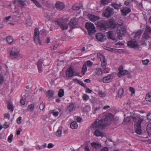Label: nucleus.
I'll return each instance as SVG.
<instances>
[{"label":"nucleus","instance_id":"f257e3e1","mask_svg":"<svg viewBox=\"0 0 151 151\" xmlns=\"http://www.w3.org/2000/svg\"><path fill=\"white\" fill-rule=\"evenodd\" d=\"M104 117L100 120H97L92 125V128H96L94 132V134L97 137H103L104 134L100 129L110 124L114 119L113 115L111 113L103 114Z\"/></svg>","mask_w":151,"mask_h":151},{"label":"nucleus","instance_id":"f03ea898","mask_svg":"<svg viewBox=\"0 0 151 151\" xmlns=\"http://www.w3.org/2000/svg\"><path fill=\"white\" fill-rule=\"evenodd\" d=\"M33 39L36 44H39L40 45H42V43H48L50 40V38L48 37L45 38L42 36L41 34H40L39 30L37 28L35 29Z\"/></svg>","mask_w":151,"mask_h":151},{"label":"nucleus","instance_id":"7ed1b4c3","mask_svg":"<svg viewBox=\"0 0 151 151\" xmlns=\"http://www.w3.org/2000/svg\"><path fill=\"white\" fill-rule=\"evenodd\" d=\"M68 20L67 19H60L55 21V24L58 25L62 30L67 29L68 27V26L66 24Z\"/></svg>","mask_w":151,"mask_h":151},{"label":"nucleus","instance_id":"20e7f679","mask_svg":"<svg viewBox=\"0 0 151 151\" xmlns=\"http://www.w3.org/2000/svg\"><path fill=\"white\" fill-rule=\"evenodd\" d=\"M85 27L87 29L88 34L89 35V37H91V39H92V35H93L96 32L94 24L90 22H87L86 24Z\"/></svg>","mask_w":151,"mask_h":151},{"label":"nucleus","instance_id":"39448f33","mask_svg":"<svg viewBox=\"0 0 151 151\" xmlns=\"http://www.w3.org/2000/svg\"><path fill=\"white\" fill-rule=\"evenodd\" d=\"M142 38L145 40L151 39V28L148 25L146 26L145 30L142 35Z\"/></svg>","mask_w":151,"mask_h":151},{"label":"nucleus","instance_id":"423d86ee","mask_svg":"<svg viewBox=\"0 0 151 151\" xmlns=\"http://www.w3.org/2000/svg\"><path fill=\"white\" fill-rule=\"evenodd\" d=\"M116 32L118 35V39L119 40H122V37L124 35L126 32V28L122 26L118 27L117 28Z\"/></svg>","mask_w":151,"mask_h":151},{"label":"nucleus","instance_id":"0eeeda50","mask_svg":"<svg viewBox=\"0 0 151 151\" xmlns=\"http://www.w3.org/2000/svg\"><path fill=\"white\" fill-rule=\"evenodd\" d=\"M19 52V49L16 47H13L10 52V57L12 59H15L18 58Z\"/></svg>","mask_w":151,"mask_h":151},{"label":"nucleus","instance_id":"6e6552de","mask_svg":"<svg viewBox=\"0 0 151 151\" xmlns=\"http://www.w3.org/2000/svg\"><path fill=\"white\" fill-rule=\"evenodd\" d=\"M114 14V9L110 7L106 8L102 14L103 17L109 18L111 17Z\"/></svg>","mask_w":151,"mask_h":151},{"label":"nucleus","instance_id":"1a4fd4ad","mask_svg":"<svg viewBox=\"0 0 151 151\" xmlns=\"http://www.w3.org/2000/svg\"><path fill=\"white\" fill-rule=\"evenodd\" d=\"M95 24L101 30L105 29L107 28V23L105 21L100 20L99 22H96Z\"/></svg>","mask_w":151,"mask_h":151},{"label":"nucleus","instance_id":"9d476101","mask_svg":"<svg viewBox=\"0 0 151 151\" xmlns=\"http://www.w3.org/2000/svg\"><path fill=\"white\" fill-rule=\"evenodd\" d=\"M127 45L130 48H133L137 49H138L139 47L137 42L134 40H131L128 41L127 43Z\"/></svg>","mask_w":151,"mask_h":151},{"label":"nucleus","instance_id":"9b49d317","mask_svg":"<svg viewBox=\"0 0 151 151\" xmlns=\"http://www.w3.org/2000/svg\"><path fill=\"white\" fill-rule=\"evenodd\" d=\"M143 121L144 119H139L136 124L137 129L136 130V132L139 134H141L142 132L141 127V124Z\"/></svg>","mask_w":151,"mask_h":151},{"label":"nucleus","instance_id":"f8f14e48","mask_svg":"<svg viewBox=\"0 0 151 151\" xmlns=\"http://www.w3.org/2000/svg\"><path fill=\"white\" fill-rule=\"evenodd\" d=\"M137 111H135L133 113H131L130 116L131 118L132 119V120L134 122H136L137 121H139V119H141L140 118L139 115L137 114Z\"/></svg>","mask_w":151,"mask_h":151},{"label":"nucleus","instance_id":"ddd939ff","mask_svg":"<svg viewBox=\"0 0 151 151\" xmlns=\"http://www.w3.org/2000/svg\"><path fill=\"white\" fill-rule=\"evenodd\" d=\"M107 23V26L109 28H114L116 26V24L113 18L109 19Z\"/></svg>","mask_w":151,"mask_h":151},{"label":"nucleus","instance_id":"4468645a","mask_svg":"<svg viewBox=\"0 0 151 151\" xmlns=\"http://www.w3.org/2000/svg\"><path fill=\"white\" fill-rule=\"evenodd\" d=\"M96 38L98 41L101 42H104L106 39L105 35L100 33L96 34Z\"/></svg>","mask_w":151,"mask_h":151},{"label":"nucleus","instance_id":"2eb2a0df","mask_svg":"<svg viewBox=\"0 0 151 151\" xmlns=\"http://www.w3.org/2000/svg\"><path fill=\"white\" fill-rule=\"evenodd\" d=\"M76 18H72L70 20V21L68 24L72 28H75L77 24Z\"/></svg>","mask_w":151,"mask_h":151},{"label":"nucleus","instance_id":"dca6fc26","mask_svg":"<svg viewBox=\"0 0 151 151\" xmlns=\"http://www.w3.org/2000/svg\"><path fill=\"white\" fill-rule=\"evenodd\" d=\"M65 6L64 3L62 2H58L56 3L55 7L57 9L59 10H63Z\"/></svg>","mask_w":151,"mask_h":151},{"label":"nucleus","instance_id":"f3484780","mask_svg":"<svg viewBox=\"0 0 151 151\" xmlns=\"http://www.w3.org/2000/svg\"><path fill=\"white\" fill-rule=\"evenodd\" d=\"M66 76L68 77H71L73 76L74 72L71 67L65 71Z\"/></svg>","mask_w":151,"mask_h":151},{"label":"nucleus","instance_id":"a211bd4d","mask_svg":"<svg viewBox=\"0 0 151 151\" xmlns=\"http://www.w3.org/2000/svg\"><path fill=\"white\" fill-rule=\"evenodd\" d=\"M121 12L122 15L126 16L130 12L131 9L128 7H125L121 10Z\"/></svg>","mask_w":151,"mask_h":151},{"label":"nucleus","instance_id":"6ab92c4d","mask_svg":"<svg viewBox=\"0 0 151 151\" xmlns=\"http://www.w3.org/2000/svg\"><path fill=\"white\" fill-rule=\"evenodd\" d=\"M114 35V32L113 31H109L107 32L108 38L113 40H116Z\"/></svg>","mask_w":151,"mask_h":151},{"label":"nucleus","instance_id":"aec40b11","mask_svg":"<svg viewBox=\"0 0 151 151\" xmlns=\"http://www.w3.org/2000/svg\"><path fill=\"white\" fill-rule=\"evenodd\" d=\"M75 110L74 108V104L73 103L70 104L67 106L66 109V111L69 113Z\"/></svg>","mask_w":151,"mask_h":151},{"label":"nucleus","instance_id":"412c9836","mask_svg":"<svg viewBox=\"0 0 151 151\" xmlns=\"http://www.w3.org/2000/svg\"><path fill=\"white\" fill-rule=\"evenodd\" d=\"M88 18L91 21L93 22H95L97 20H99L100 19L99 17L92 14L89 15Z\"/></svg>","mask_w":151,"mask_h":151},{"label":"nucleus","instance_id":"4be33fe9","mask_svg":"<svg viewBox=\"0 0 151 151\" xmlns=\"http://www.w3.org/2000/svg\"><path fill=\"white\" fill-rule=\"evenodd\" d=\"M111 75L104 77L103 79V82L104 83H108L110 82L112 78Z\"/></svg>","mask_w":151,"mask_h":151},{"label":"nucleus","instance_id":"5701e85b","mask_svg":"<svg viewBox=\"0 0 151 151\" xmlns=\"http://www.w3.org/2000/svg\"><path fill=\"white\" fill-rule=\"evenodd\" d=\"M142 33V32L141 30H139L137 31L134 32L132 34L134 38H139Z\"/></svg>","mask_w":151,"mask_h":151},{"label":"nucleus","instance_id":"b1692460","mask_svg":"<svg viewBox=\"0 0 151 151\" xmlns=\"http://www.w3.org/2000/svg\"><path fill=\"white\" fill-rule=\"evenodd\" d=\"M111 6L114 7V9H119L122 6L121 3L118 4L116 2L112 3L111 5Z\"/></svg>","mask_w":151,"mask_h":151},{"label":"nucleus","instance_id":"393cba45","mask_svg":"<svg viewBox=\"0 0 151 151\" xmlns=\"http://www.w3.org/2000/svg\"><path fill=\"white\" fill-rule=\"evenodd\" d=\"M91 145L93 148L98 149L100 148L101 146V144L99 142H93L91 143Z\"/></svg>","mask_w":151,"mask_h":151},{"label":"nucleus","instance_id":"a878e982","mask_svg":"<svg viewBox=\"0 0 151 151\" xmlns=\"http://www.w3.org/2000/svg\"><path fill=\"white\" fill-rule=\"evenodd\" d=\"M6 40L8 44L11 45L13 42V39L12 36H8L6 38Z\"/></svg>","mask_w":151,"mask_h":151},{"label":"nucleus","instance_id":"bb28decb","mask_svg":"<svg viewBox=\"0 0 151 151\" xmlns=\"http://www.w3.org/2000/svg\"><path fill=\"white\" fill-rule=\"evenodd\" d=\"M70 127L72 129H76L78 127L77 123L76 122H73L70 124Z\"/></svg>","mask_w":151,"mask_h":151},{"label":"nucleus","instance_id":"cd10ccee","mask_svg":"<svg viewBox=\"0 0 151 151\" xmlns=\"http://www.w3.org/2000/svg\"><path fill=\"white\" fill-rule=\"evenodd\" d=\"M98 57L100 58L101 61L104 60L106 59L105 57L100 53H98L97 54Z\"/></svg>","mask_w":151,"mask_h":151},{"label":"nucleus","instance_id":"c85d7f7f","mask_svg":"<svg viewBox=\"0 0 151 151\" xmlns=\"http://www.w3.org/2000/svg\"><path fill=\"white\" fill-rule=\"evenodd\" d=\"M26 0H19L18 1V5L19 6H23L26 5Z\"/></svg>","mask_w":151,"mask_h":151},{"label":"nucleus","instance_id":"c756f323","mask_svg":"<svg viewBox=\"0 0 151 151\" xmlns=\"http://www.w3.org/2000/svg\"><path fill=\"white\" fill-rule=\"evenodd\" d=\"M130 73L129 72L128 70H123L119 73V74H120L124 76L125 75H127L129 74H130Z\"/></svg>","mask_w":151,"mask_h":151},{"label":"nucleus","instance_id":"7c9ffc66","mask_svg":"<svg viewBox=\"0 0 151 151\" xmlns=\"http://www.w3.org/2000/svg\"><path fill=\"white\" fill-rule=\"evenodd\" d=\"M64 90L63 89H60L59 90L58 93V96L59 97H61L64 95Z\"/></svg>","mask_w":151,"mask_h":151},{"label":"nucleus","instance_id":"2f4dec72","mask_svg":"<svg viewBox=\"0 0 151 151\" xmlns=\"http://www.w3.org/2000/svg\"><path fill=\"white\" fill-rule=\"evenodd\" d=\"M101 66L102 67L103 69H105L106 68V66L107 65L106 59L101 61Z\"/></svg>","mask_w":151,"mask_h":151},{"label":"nucleus","instance_id":"473e14b6","mask_svg":"<svg viewBox=\"0 0 151 151\" xmlns=\"http://www.w3.org/2000/svg\"><path fill=\"white\" fill-rule=\"evenodd\" d=\"M53 95L54 94L53 92L51 90L48 91L47 93V96L50 98H52L53 96Z\"/></svg>","mask_w":151,"mask_h":151},{"label":"nucleus","instance_id":"72a5a7b5","mask_svg":"<svg viewBox=\"0 0 151 151\" xmlns=\"http://www.w3.org/2000/svg\"><path fill=\"white\" fill-rule=\"evenodd\" d=\"M124 93V90L123 88H120L118 93V96L119 97H121Z\"/></svg>","mask_w":151,"mask_h":151},{"label":"nucleus","instance_id":"f704fd0d","mask_svg":"<svg viewBox=\"0 0 151 151\" xmlns=\"http://www.w3.org/2000/svg\"><path fill=\"white\" fill-rule=\"evenodd\" d=\"M146 100L148 101H151V92L147 94L145 97Z\"/></svg>","mask_w":151,"mask_h":151},{"label":"nucleus","instance_id":"c9c22d12","mask_svg":"<svg viewBox=\"0 0 151 151\" xmlns=\"http://www.w3.org/2000/svg\"><path fill=\"white\" fill-rule=\"evenodd\" d=\"M95 72L96 74L99 75H101L102 74V70L99 68H97L96 69Z\"/></svg>","mask_w":151,"mask_h":151},{"label":"nucleus","instance_id":"e433bc0d","mask_svg":"<svg viewBox=\"0 0 151 151\" xmlns=\"http://www.w3.org/2000/svg\"><path fill=\"white\" fill-rule=\"evenodd\" d=\"M31 1L33 2L35 5L39 7H41L42 5L37 1V0H30Z\"/></svg>","mask_w":151,"mask_h":151},{"label":"nucleus","instance_id":"4c0bfd02","mask_svg":"<svg viewBox=\"0 0 151 151\" xmlns=\"http://www.w3.org/2000/svg\"><path fill=\"white\" fill-rule=\"evenodd\" d=\"M7 108L9 110H11L12 112H13L14 110V106L12 104L8 103L7 105Z\"/></svg>","mask_w":151,"mask_h":151},{"label":"nucleus","instance_id":"58836bf2","mask_svg":"<svg viewBox=\"0 0 151 151\" xmlns=\"http://www.w3.org/2000/svg\"><path fill=\"white\" fill-rule=\"evenodd\" d=\"M87 69V66L86 65H83L82 67V74L83 75L85 74V72L86 71Z\"/></svg>","mask_w":151,"mask_h":151},{"label":"nucleus","instance_id":"ea45409f","mask_svg":"<svg viewBox=\"0 0 151 151\" xmlns=\"http://www.w3.org/2000/svg\"><path fill=\"white\" fill-rule=\"evenodd\" d=\"M109 0H101V4L103 5H105L108 4L109 3Z\"/></svg>","mask_w":151,"mask_h":151},{"label":"nucleus","instance_id":"a19ab883","mask_svg":"<svg viewBox=\"0 0 151 151\" xmlns=\"http://www.w3.org/2000/svg\"><path fill=\"white\" fill-rule=\"evenodd\" d=\"M34 109V105L33 104L29 105L28 106V109L31 111H33Z\"/></svg>","mask_w":151,"mask_h":151},{"label":"nucleus","instance_id":"79ce46f5","mask_svg":"<svg viewBox=\"0 0 151 151\" xmlns=\"http://www.w3.org/2000/svg\"><path fill=\"white\" fill-rule=\"evenodd\" d=\"M147 131L148 133L151 132V123L147 125Z\"/></svg>","mask_w":151,"mask_h":151},{"label":"nucleus","instance_id":"37998d69","mask_svg":"<svg viewBox=\"0 0 151 151\" xmlns=\"http://www.w3.org/2000/svg\"><path fill=\"white\" fill-rule=\"evenodd\" d=\"M98 94L100 97L102 98L106 96L105 93L101 91L99 92Z\"/></svg>","mask_w":151,"mask_h":151},{"label":"nucleus","instance_id":"c03bdc74","mask_svg":"<svg viewBox=\"0 0 151 151\" xmlns=\"http://www.w3.org/2000/svg\"><path fill=\"white\" fill-rule=\"evenodd\" d=\"M130 117L129 116H128L126 118H124V122H126V123L130 122L131 120Z\"/></svg>","mask_w":151,"mask_h":151},{"label":"nucleus","instance_id":"a18cd8bd","mask_svg":"<svg viewBox=\"0 0 151 151\" xmlns=\"http://www.w3.org/2000/svg\"><path fill=\"white\" fill-rule=\"evenodd\" d=\"M45 104L42 102L39 106V108L41 110H43L45 107Z\"/></svg>","mask_w":151,"mask_h":151},{"label":"nucleus","instance_id":"49530a36","mask_svg":"<svg viewBox=\"0 0 151 151\" xmlns=\"http://www.w3.org/2000/svg\"><path fill=\"white\" fill-rule=\"evenodd\" d=\"M80 6H77L76 5H73L72 7V9L73 10H78L80 9Z\"/></svg>","mask_w":151,"mask_h":151},{"label":"nucleus","instance_id":"de8ad7c7","mask_svg":"<svg viewBox=\"0 0 151 151\" xmlns=\"http://www.w3.org/2000/svg\"><path fill=\"white\" fill-rule=\"evenodd\" d=\"M44 60L42 59H40L39 61H38L37 63V66H38V65H39L40 66H42V64L43 63Z\"/></svg>","mask_w":151,"mask_h":151},{"label":"nucleus","instance_id":"09e8293b","mask_svg":"<svg viewBox=\"0 0 151 151\" xmlns=\"http://www.w3.org/2000/svg\"><path fill=\"white\" fill-rule=\"evenodd\" d=\"M13 137V135L12 134H11L8 137V142L10 143L12 142Z\"/></svg>","mask_w":151,"mask_h":151},{"label":"nucleus","instance_id":"8fccbe9b","mask_svg":"<svg viewBox=\"0 0 151 151\" xmlns=\"http://www.w3.org/2000/svg\"><path fill=\"white\" fill-rule=\"evenodd\" d=\"M82 98L85 101H86L89 98V96L86 94H84L82 96Z\"/></svg>","mask_w":151,"mask_h":151},{"label":"nucleus","instance_id":"3c124183","mask_svg":"<svg viewBox=\"0 0 151 151\" xmlns=\"http://www.w3.org/2000/svg\"><path fill=\"white\" fill-rule=\"evenodd\" d=\"M56 135L58 137H60L62 134V131L60 130H58L56 132Z\"/></svg>","mask_w":151,"mask_h":151},{"label":"nucleus","instance_id":"603ef678","mask_svg":"<svg viewBox=\"0 0 151 151\" xmlns=\"http://www.w3.org/2000/svg\"><path fill=\"white\" fill-rule=\"evenodd\" d=\"M27 26L29 27L32 24V21L30 19H28L27 22Z\"/></svg>","mask_w":151,"mask_h":151},{"label":"nucleus","instance_id":"864d4df0","mask_svg":"<svg viewBox=\"0 0 151 151\" xmlns=\"http://www.w3.org/2000/svg\"><path fill=\"white\" fill-rule=\"evenodd\" d=\"M4 77L2 75H0V84H1L4 81Z\"/></svg>","mask_w":151,"mask_h":151},{"label":"nucleus","instance_id":"5fc2aeb1","mask_svg":"<svg viewBox=\"0 0 151 151\" xmlns=\"http://www.w3.org/2000/svg\"><path fill=\"white\" fill-rule=\"evenodd\" d=\"M53 115L55 116H58L59 113L58 111H56L55 110H53V112H52Z\"/></svg>","mask_w":151,"mask_h":151},{"label":"nucleus","instance_id":"6e6d98bb","mask_svg":"<svg viewBox=\"0 0 151 151\" xmlns=\"http://www.w3.org/2000/svg\"><path fill=\"white\" fill-rule=\"evenodd\" d=\"M38 70L39 73H41L43 71L42 66H40L39 65L37 66Z\"/></svg>","mask_w":151,"mask_h":151},{"label":"nucleus","instance_id":"4d7b16f0","mask_svg":"<svg viewBox=\"0 0 151 151\" xmlns=\"http://www.w3.org/2000/svg\"><path fill=\"white\" fill-rule=\"evenodd\" d=\"M131 1L129 0L126 1L124 2V4L127 6L130 5L131 3Z\"/></svg>","mask_w":151,"mask_h":151},{"label":"nucleus","instance_id":"13d9d810","mask_svg":"<svg viewBox=\"0 0 151 151\" xmlns=\"http://www.w3.org/2000/svg\"><path fill=\"white\" fill-rule=\"evenodd\" d=\"M86 63L87 66L89 67H91L93 64V63L90 61H87Z\"/></svg>","mask_w":151,"mask_h":151},{"label":"nucleus","instance_id":"bf43d9fd","mask_svg":"<svg viewBox=\"0 0 151 151\" xmlns=\"http://www.w3.org/2000/svg\"><path fill=\"white\" fill-rule=\"evenodd\" d=\"M22 118L21 116H19L17 119V122L18 124H21L22 121Z\"/></svg>","mask_w":151,"mask_h":151},{"label":"nucleus","instance_id":"052dcab7","mask_svg":"<svg viewBox=\"0 0 151 151\" xmlns=\"http://www.w3.org/2000/svg\"><path fill=\"white\" fill-rule=\"evenodd\" d=\"M123 66L122 65H121L119 66V72L118 73V76H119V77H120V76L119 75V73L121 71H122L123 70Z\"/></svg>","mask_w":151,"mask_h":151},{"label":"nucleus","instance_id":"680f3d73","mask_svg":"<svg viewBox=\"0 0 151 151\" xmlns=\"http://www.w3.org/2000/svg\"><path fill=\"white\" fill-rule=\"evenodd\" d=\"M106 48H104V49H106L108 50H111L112 52H114L116 50H117V49H112L111 48L105 47Z\"/></svg>","mask_w":151,"mask_h":151},{"label":"nucleus","instance_id":"e2e57ef3","mask_svg":"<svg viewBox=\"0 0 151 151\" xmlns=\"http://www.w3.org/2000/svg\"><path fill=\"white\" fill-rule=\"evenodd\" d=\"M147 118L148 120H151V113H149L148 114Z\"/></svg>","mask_w":151,"mask_h":151},{"label":"nucleus","instance_id":"0e129e2a","mask_svg":"<svg viewBox=\"0 0 151 151\" xmlns=\"http://www.w3.org/2000/svg\"><path fill=\"white\" fill-rule=\"evenodd\" d=\"M149 61L148 59H146L142 60V63L144 65H146L148 63Z\"/></svg>","mask_w":151,"mask_h":151},{"label":"nucleus","instance_id":"69168bd1","mask_svg":"<svg viewBox=\"0 0 151 151\" xmlns=\"http://www.w3.org/2000/svg\"><path fill=\"white\" fill-rule=\"evenodd\" d=\"M129 89V91L131 92L132 94H134L135 93V90L133 88L130 87Z\"/></svg>","mask_w":151,"mask_h":151},{"label":"nucleus","instance_id":"338daca9","mask_svg":"<svg viewBox=\"0 0 151 151\" xmlns=\"http://www.w3.org/2000/svg\"><path fill=\"white\" fill-rule=\"evenodd\" d=\"M9 126V125L7 124V122H5L4 125V129H6L8 128Z\"/></svg>","mask_w":151,"mask_h":151},{"label":"nucleus","instance_id":"774afa93","mask_svg":"<svg viewBox=\"0 0 151 151\" xmlns=\"http://www.w3.org/2000/svg\"><path fill=\"white\" fill-rule=\"evenodd\" d=\"M117 24L119 25H120V26H121L123 24L122 21L121 20H119L117 22Z\"/></svg>","mask_w":151,"mask_h":151}]
</instances>
